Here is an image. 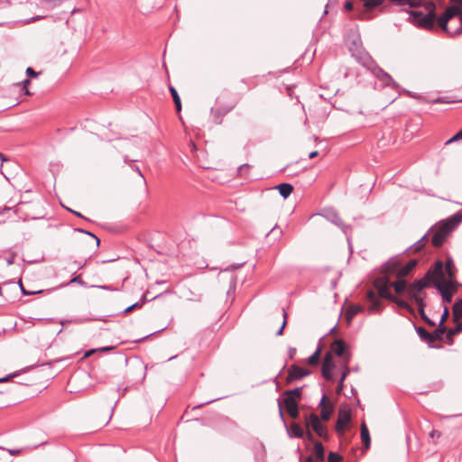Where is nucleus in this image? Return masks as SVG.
<instances>
[{
	"label": "nucleus",
	"mask_w": 462,
	"mask_h": 462,
	"mask_svg": "<svg viewBox=\"0 0 462 462\" xmlns=\"http://www.w3.org/2000/svg\"><path fill=\"white\" fill-rule=\"evenodd\" d=\"M418 262L415 259L409 261L404 266H400L397 260L388 261L383 267V272L387 274L396 273L398 278L407 276L410 272L417 265Z\"/></svg>",
	"instance_id": "423d86ee"
},
{
	"label": "nucleus",
	"mask_w": 462,
	"mask_h": 462,
	"mask_svg": "<svg viewBox=\"0 0 462 462\" xmlns=\"http://www.w3.org/2000/svg\"><path fill=\"white\" fill-rule=\"evenodd\" d=\"M19 284H20L21 291H22L23 294H32L33 293V292H30V291H27L26 290H24V288L23 287L22 282H20Z\"/></svg>",
	"instance_id": "052dcab7"
},
{
	"label": "nucleus",
	"mask_w": 462,
	"mask_h": 462,
	"mask_svg": "<svg viewBox=\"0 0 462 462\" xmlns=\"http://www.w3.org/2000/svg\"><path fill=\"white\" fill-rule=\"evenodd\" d=\"M141 306H142V304H140L139 302H135V303L132 304L131 306L127 307L125 310V313H128V312L132 311L133 310H134L135 308H139Z\"/></svg>",
	"instance_id": "a18cd8bd"
},
{
	"label": "nucleus",
	"mask_w": 462,
	"mask_h": 462,
	"mask_svg": "<svg viewBox=\"0 0 462 462\" xmlns=\"http://www.w3.org/2000/svg\"><path fill=\"white\" fill-rule=\"evenodd\" d=\"M170 92L171 94V97H172V99H173V102H174V105H175V107L177 109V111H180L181 110V102H180V97L176 90V88L174 87H170Z\"/></svg>",
	"instance_id": "cd10ccee"
},
{
	"label": "nucleus",
	"mask_w": 462,
	"mask_h": 462,
	"mask_svg": "<svg viewBox=\"0 0 462 462\" xmlns=\"http://www.w3.org/2000/svg\"><path fill=\"white\" fill-rule=\"evenodd\" d=\"M306 437L308 440L314 441V436L310 430L307 431Z\"/></svg>",
	"instance_id": "13d9d810"
},
{
	"label": "nucleus",
	"mask_w": 462,
	"mask_h": 462,
	"mask_svg": "<svg viewBox=\"0 0 462 462\" xmlns=\"http://www.w3.org/2000/svg\"><path fill=\"white\" fill-rule=\"evenodd\" d=\"M462 222V212L458 211L445 220L440 221L430 232L432 233L431 244L435 247L441 246L447 237Z\"/></svg>",
	"instance_id": "20e7f679"
},
{
	"label": "nucleus",
	"mask_w": 462,
	"mask_h": 462,
	"mask_svg": "<svg viewBox=\"0 0 462 462\" xmlns=\"http://www.w3.org/2000/svg\"><path fill=\"white\" fill-rule=\"evenodd\" d=\"M113 348H114L113 346H104V347L98 348L97 350L91 349V350H89L88 352L86 353V356H90L92 353H94L96 351L105 352V351H109V350H111Z\"/></svg>",
	"instance_id": "79ce46f5"
},
{
	"label": "nucleus",
	"mask_w": 462,
	"mask_h": 462,
	"mask_svg": "<svg viewBox=\"0 0 462 462\" xmlns=\"http://www.w3.org/2000/svg\"><path fill=\"white\" fill-rule=\"evenodd\" d=\"M341 459H342V457L336 452H329L328 457V462H340Z\"/></svg>",
	"instance_id": "c9c22d12"
},
{
	"label": "nucleus",
	"mask_w": 462,
	"mask_h": 462,
	"mask_svg": "<svg viewBox=\"0 0 462 462\" xmlns=\"http://www.w3.org/2000/svg\"><path fill=\"white\" fill-rule=\"evenodd\" d=\"M283 404L287 411H290L291 410H293L296 407H298L297 401L293 399L291 396L285 397L283 399Z\"/></svg>",
	"instance_id": "c756f323"
},
{
	"label": "nucleus",
	"mask_w": 462,
	"mask_h": 462,
	"mask_svg": "<svg viewBox=\"0 0 462 462\" xmlns=\"http://www.w3.org/2000/svg\"><path fill=\"white\" fill-rule=\"evenodd\" d=\"M416 304L418 306V311L420 316V318L423 319L425 323H427L429 326L434 327L435 322L432 321L425 313L424 309L426 307V303L424 300V298L416 299Z\"/></svg>",
	"instance_id": "f3484780"
},
{
	"label": "nucleus",
	"mask_w": 462,
	"mask_h": 462,
	"mask_svg": "<svg viewBox=\"0 0 462 462\" xmlns=\"http://www.w3.org/2000/svg\"><path fill=\"white\" fill-rule=\"evenodd\" d=\"M361 439L365 448H369L371 444V439L368 428L365 422L361 424Z\"/></svg>",
	"instance_id": "aec40b11"
},
{
	"label": "nucleus",
	"mask_w": 462,
	"mask_h": 462,
	"mask_svg": "<svg viewBox=\"0 0 462 462\" xmlns=\"http://www.w3.org/2000/svg\"><path fill=\"white\" fill-rule=\"evenodd\" d=\"M8 452H9L11 455H15V454H18V453H19V450L8 449Z\"/></svg>",
	"instance_id": "69168bd1"
},
{
	"label": "nucleus",
	"mask_w": 462,
	"mask_h": 462,
	"mask_svg": "<svg viewBox=\"0 0 462 462\" xmlns=\"http://www.w3.org/2000/svg\"><path fill=\"white\" fill-rule=\"evenodd\" d=\"M457 137H460V139H462V129L457 132Z\"/></svg>",
	"instance_id": "774afa93"
},
{
	"label": "nucleus",
	"mask_w": 462,
	"mask_h": 462,
	"mask_svg": "<svg viewBox=\"0 0 462 462\" xmlns=\"http://www.w3.org/2000/svg\"><path fill=\"white\" fill-rule=\"evenodd\" d=\"M14 259H15V255H14V254L10 255V256L6 259V263H7L8 265H12V264H14Z\"/></svg>",
	"instance_id": "3c124183"
},
{
	"label": "nucleus",
	"mask_w": 462,
	"mask_h": 462,
	"mask_svg": "<svg viewBox=\"0 0 462 462\" xmlns=\"http://www.w3.org/2000/svg\"><path fill=\"white\" fill-rule=\"evenodd\" d=\"M348 374H349V368L347 366H346L345 371L342 373V375L340 377L341 381H344Z\"/></svg>",
	"instance_id": "864d4df0"
},
{
	"label": "nucleus",
	"mask_w": 462,
	"mask_h": 462,
	"mask_svg": "<svg viewBox=\"0 0 462 462\" xmlns=\"http://www.w3.org/2000/svg\"><path fill=\"white\" fill-rule=\"evenodd\" d=\"M75 231L77 232H80V233H85L88 236H90L93 239H95L96 241V245L98 246L99 245V243H100V240L98 239V237H97L94 234H92L91 232H88V231H86L82 228H76Z\"/></svg>",
	"instance_id": "58836bf2"
},
{
	"label": "nucleus",
	"mask_w": 462,
	"mask_h": 462,
	"mask_svg": "<svg viewBox=\"0 0 462 462\" xmlns=\"http://www.w3.org/2000/svg\"><path fill=\"white\" fill-rule=\"evenodd\" d=\"M310 374V370L303 369V368L298 366L297 365H291V367L289 368V371H288L287 382L290 383L294 380L301 379L304 376L309 375Z\"/></svg>",
	"instance_id": "4468645a"
},
{
	"label": "nucleus",
	"mask_w": 462,
	"mask_h": 462,
	"mask_svg": "<svg viewBox=\"0 0 462 462\" xmlns=\"http://www.w3.org/2000/svg\"><path fill=\"white\" fill-rule=\"evenodd\" d=\"M373 74L382 81L385 86H393V88H397L398 85L394 82L391 75L385 72L383 69L378 67L377 65L372 70Z\"/></svg>",
	"instance_id": "ddd939ff"
},
{
	"label": "nucleus",
	"mask_w": 462,
	"mask_h": 462,
	"mask_svg": "<svg viewBox=\"0 0 462 462\" xmlns=\"http://www.w3.org/2000/svg\"><path fill=\"white\" fill-rule=\"evenodd\" d=\"M287 412L291 418L296 419L299 416V407H296L295 409Z\"/></svg>",
	"instance_id": "c03bdc74"
},
{
	"label": "nucleus",
	"mask_w": 462,
	"mask_h": 462,
	"mask_svg": "<svg viewBox=\"0 0 462 462\" xmlns=\"http://www.w3.org/2000/svg\"><path fill=\"white\" fill-rule=\"evenodd\" d=\"M324 405H331L330 402H327V395L324 393L319 402V406L322 408Z\"/></svg>",
	"instance_id": "09e8293b"
},
{
	"label": "nucleus",
	"mask_w": 462,
	"mask_h": 462,
	"mask_svg": "<svg viewBox=\"0 0 462 462\" xmlns=\"http://www.w3.org/2000/svg\"><path fill=\"white\" fill-rule=\"evenodd\" d=\"M344 387V381H341V379L338 382L337 387V393H340Z\"/></svg>",
	"instance_id": "603ef678"
},
{
	"label": "nucleus",
	"mask_w": 462,
	"mask_h": 462,
	"mask_svg": "<svg viewBox=\"0 0 462 462\" xmlns=\"http://www.w3.org/2000/svg\"><path fill=\"white\" fill-rule=\"evenodd\" d=\"M448 316H449L448 309L445 306L443 313H442V316H441V319H440V321H439V324L444 325V322L447 320Z\"/></svg>",
	"instance_id": "a19ab883"
},
{
	"label": "nucleus",
	"mask_w": 462,
	"mask_h": 462,
	"mask_svg": "<svg viewBox=\"0 0 462 462\" xmlns=\"http://www.w3.org/2000/svg\"><path fill=\"white\" fill-rule=\"evenodd\" d=\"M331 350L337 356L343 358L346 365L350 359V355L347 352V346L343 339H337L331 345Z\"/></svg>",
	"instance_id": "9d476101"
},
{
	"label": "nucleus",
	"mask_w": 462,
	"mask_h": 462,
	"mask_svg": "<svg viewBox=\"0 0 462 462\" xmlns=\"http://www.w3.org/2000/svg\"><path fill=\"white\" fill-rule=\"evenodd\" d=\"M414 9L408 11L409 19L417 26L430 30L436 22V5L432 0H415Z\"/></svg>",
	"instance_id": "f257e3e1"
},
{
	"label": "nucleus",
	"mask_w": 462,
	"mask_h": 462,
	"mask_svg": "<svg viewBox=\"0 0 462 462\" xmlns=\"http://www.w3.org/2000/svg\"><path fill=\"white\" fill-rule=\"evenodd\" d=\"M350 51L352 55L356 58V60L364 67L367 68L370 70H373L376 64L373 60L372 57L365 51L356 50L354 51L353 48L350 47Z\"/></svg>",
	"instance_id": "1a4fd4ad"
},
{
	"label": "nucleus",
	"mask_w": 462,
	"mask_h": 462,
	"mask_svg": "<svg viewBox=\"0 0 462 462\" xmlns=\"http://www.w3.org/2000/svg\"><path fill=\"white\" fill-rule=\"evenodd\" d=\"M363 310H364L363 307L358 304L349 306V308L346 311V314L347 320L350 321L356 314L363 311Z\"/></svg>",
	"instance_id": "5701e85b"
},
{
	"label": "nucleus",
	"mask_w": 462,
	"mask_h": 462,
	"mask_svg": "<svg viewBox=\"0 0 462 462\" xmlns=\"http://www.w3.org/2000/svg\"><path fill=\"white\" fill-rule=\"evenodd\" d=\"M366 300L370 303L369 312H377L382 309V302L374 291H368Z\"/></svg>",
	"instance_id": "dca6fc26"
},
{
	"label": "nucleus",
	"mask_w": 462,
	"mask_h": 462,
	"mask_svg": "<svg viewBox=\"0 0 462 462\" xmlns=\"http://www.w3.org/2000/svg\"><path fill=\"white\" fill-rule=\"evenodd\" d=\"M453 316L455 321L459 320L462 318V300H458L453 306Z\"/></svg>",
	"instance_id": "bb28decb"
},
{
	"label": "nucleus",
	"mask_w": 462,
	"mask_h": 462,
	"mask_svg": "<svg viewBox=\"0 0 462 462\" xmlns=\"http://www.w3.org/2000/svg\"><path fill=\"white\" fill-rule=\"evenodd\" d=\"M456 282L444 281L443 278H439L435 281L434 288H436L441 294L442 300L445 303L452 301V295L454 293Z\"/></svg>",
	"instance_id": "0eeeda50"
},
{
	"label": "nucleus",
	"mask_w": 462,
	"mask_h": 462,
	"mask_svg": "<svg viewBox=\"0 0 462 462\" xmlns=\"http://www.w3.org/2000/svg\"><path fill=\"white\" fill-rule=\"evenodd\" d=\"M13 5V0H0V7L5 8Z\"/></svg>",
	"instance_id": "37998d69"
},
{
	"label": "nucleus",
	"mask_w": 462,
	"mask_h": 462,
	"mask_svg": "<svg viewBox=\"0 0 462 462\" xmlns=\"http://www.w3.org/2000/svg\"><path fill=\"white\" fill-rule=\"evenodd\" d=\"M345 9L351 11L354 10V5L351 2H346L345 4Z\"/></svg>",
	"instance_id": "6e6d98bb"
},
{
	"label": "nucleus",
	"mask_w": 462,
	"mask_h": 462,
	"mask_svg": "<svg viewBox=\"0 0 462 462\" xmlns=\"http://www.w3.org/2000/svg\"><path fill=\"white\" fill-rule=\"evenodd\" d=\"M278 405H279V411H280V417L282 418V420H284V415H283V412H282V403L281 402H278Z\"/></svg>",
	"instance_id": "680f3d73"
},
{
	"label": "nucleus",
	"mask_w": 462,
	"mask_h": 462,
	"mask_svg": "<svg viewBox=\"0 0 462 462\" xmlns=\"http://www.w3.org/2000/svg\"><path fill=\"white\" fill-rule=\"evenodd\" d=\"M335 367L334 362H333V356L331 352H328L325 354L323 364H322V376L328 380L332 381L333 380V374L332 370Z\"/></svg>",
	"instance_id": "f8f14e48"
},
{
	"label": "nucleus",
	"mask_w": 462,
	"mask_h": 462,
	"mask_svg": "<svg viewBox=\"0 0 462 462\" xmlns=\"http://www.w3.org/2000/svg\"><path fill=\"white\" fill-rule=\"evenodd\" d=\"M328 218L336 226L342 227L344 232H346V230L344 229L345 226H344L343 220L341 219V217H339V215L337 212H335V211L328 212Z\"/></svg>",
	"instance_id": "b1692460"
},
{
	"label": "nucleus",
	"mask_w": 462,
	"mask_h": 462,
	"mask_svg": "<svg viewBox=\"0 0 462 462\" xmlns=\"http://www.w3.org/2000/svg\"><path fill=\"white\" fill-rule=\"evenodd\" d=\"M69 283H79L80 285H84L85 284V282L81 280V278L79 276L73 277L69 281Z\"/></svg>",
	"instance_id": "de8ad7c7"
},
{
	"label": "nucleus",
	"mask_w": 462,
	"mask_h": 462,
	"mask_svg": "<svg viewBox=\"0 0 462 462\" xmlns=\"http://www.w3.org/2000/svg\"><path fill=\"white\" fill-rule=\"evenodd\" d=\"M320 352L321 346H319L316 351L310 356H309L307 360L310 365H317L319 364Z\"/></svg>",
	"instance_id": "c85d7f7f"
},
{
	"label": "nucleus",
	"mask_w": 462,
	"mask_h": 462,
	"mask_svg": "<svg viewBox=\"0 0 462 462\" xmlns=\"http://www.w3.org/2000/svg\"><path fill=\"white\" fill-rule=\"evenodd\" d=\"M457 140H461V139H460V137H457V133L454 136H452L449 140H448L446 142V144H448V143H450L452 142H456Z\"/></svg>",
	"instance_id": "5fc2aeb1"
},
{
	"label": "nucleus",
	"mask_w": 462,
	"mask_h": 462,
	"mask_svg": "<svg viewBox=\"0 0 462 462\" xmlns=\"http://www.w3.org/2000/svg\"><path fill=\"white\" fill-rule=\"evenodd\" d=\"M385 0H360L362 5L361 7L364 10H360L358 14V17L360 19H368L369 12L374 9L375 7L384 8L383 3ZM390 3L399 5V6H408L411 10L416 6L417 2L415 0H388Z\"/></svg>",
	"instance_id": "39448f33"
},
{
	"label": "nucleus",
	"mask_w": 462,
	"mask_h": 462,
	"mask_svg": "<svg viewBox=\"0 0 462 462\" xmlns=\"http://www.w3.org/2000/svg\"><path fill=\"white\" fill-rule=\"evenodd\" d=\"M277 189L280 195L284 199L288 198L293 190V187L289 183H282L277 186Z\"/></svg>",
	"instance_id": "4be33fe9"
},
{
	"label": "nucleus",
	"mask_w": 462,
	"mask_h": 462,
	"mask_svg": "<svg viewBox=\"0 0 462 462\" xmlns=\"http://www.w3.org/2000/svg\"><path fill=\"white\" fill-rule=\"evenodd\" d=\"M26 74L27 76L29 77H36L37 76V73L34 71V69L31 67L27 68L26 69Z\"/></svg>",
	"instance_id": "8fccbe9b"
},
{
	"label": "nucleus",
	"mask_w": 462,
	"mask_h": 462,
	"mask_svg": "<svg viewBox=\"0 0 462 462\" xmlns=\"http://www.w3.org/2000/svg\"><path fill=\"white\" fill-rule=\"evenodd\" d=\"M439 278H443V263L437 261L434 265L425 273L422 279L415 281L408 286L407 295L410 299L416 302V299L424 298L425 294L421 295L420 292L423 289L427 288L430 282L435 284V281Z\"/></svg>",
	"instance_id": "7ed1b4c3"
},
{
	"label": "nucleus",
	"mask_w": 462,
	"mask_h": 462,
	"mask_svg": "<svg viewBox=\"0 0 462 462\" xmlns=\"http://www.w3.org/2000/svg\"><path fill=\"white\" fill-rule=\"evenodd\" d=\"M282 316H283V322H282V327L276 332L277 336L282 335L283 329H284V328L286 326V323H287V316H288V314H287V312H286V310L284 309L282 310Z\"/></svg>",
	"instance_id": "e433bc0d"
},
{
	"label": "nucleus",
	"mask_w": 462,
	"mask_h": 462,
	"mask_svg": "<svg viewBox=\"0 0 462 462\" xmlns=\"http://www.w3.org/2000/svg\"><path fill=\"white\" fill-rule=\"evenodd\" d=\"M447 332V328L444 325L439 324L437 329L430 333V344L435 341H440L443 338V335Z\"/></svg>",
	"instance_id": "6ab92c4d"
},
{
	"label": "nucleus",
	"mask_w": 462,
	"mask_h": 462,
	"mask_svg": "<svg viewBox=\"0 0 462 462\" xmlns=\"http://www.w3.org/2000/svg\"><path fill=\"white\" fill-rule=\"evenodd\" d=\"M288 433L290 436H293L295 438H302L304 436V431L302 428L298 423H291L290 429L288 430Z\"/></svg>",
	"instance_id": "412c9836"
},
{
	"label": "nucleus",
	"mask_w": 462,
	"mask_h": 462,
	"mask_svg": "<svg viewBox=\"0 0 462 462\" xmlns=\"http://www.w3.org/2000/svg\"><path fill=\"white\" fill-rule=\"evenodd\" d=\"M457 1V5L448 7L441 16L436 18L439 26L451 36L462 33V0Z\"/></svg>",
	"instance_id": "f03ea898"
},
{
	"label": "nucleus",
	"mask_w": 462,
	"mask_h": 462,
	"mask_svg": "<svg viewBox=\"0 0 462 462\" xmlns=\"http://www.w3.org/2000/svg\"><path fill=\"white\" fill-rule=\"evenodd\" d=\"M296 348L295 347H292V346H290L289 349H288V356L290 359H293L295 355H296Z\"/></svg>",
	"instance_id": "49530a36"
},
{
	"label": "nucleus",
	"mask_w": 462,
	"mask_h": 462,
	"mask_svg": "<svg viewBox=\"0 0 462 462\" xmlns=\"http://www.w3.org/2000/svg\"><path fill=\"white\" fill-rule=\"evenodd\" d=\"M284 394H285V397L291 396L293 399H295L297 401V399L301 398V388L297 387L292 390H288L284 393Z\"/></svg>",
	"instance_id": "72a5a7b5"
},
{
	"label": "nucleus",
	"mask_w": 462,
	"mask_h": 462,
	"mask_svg": "<svg viewBox=\"0 0 462 462\" xmlns=\"http://www.w3.org/2000/svg\"><path fill=\"white\" fill-rule=\"evenodd\" d=\"M389 300L396 303L400 308L405 309L409 311H412V309L409 305V303L403 300L398 299L395 296L393 295V298H390Z\"/></svg>",
	"instance_id": "473e14b6"
},
{
	"label": "nucleus",
	"mask_w": 462,
	"mask_h": 462,
	"mask_svg": "<svg viewBox=\"0 0 462 462\" xmlns=\"http://www.w3.org/2000/svg\"><path fill=\"white\" fill-rule=\"evenodd\" d=\"M307 427L311 428L315 433L324 439H328V435L326 427L321 423L319 418L315 413H311L306 421Z\"/></svg>",
	"instance_id": "6e6552de"
},
{
	"label": "nucleus",
	"mask_w": 462,
	"mask_h": 462,
	"mask_svg": "<svg viewBox=\"0 0 462 462\" xmlns=\"http://www.w3.org/2000/svg\"><path fill=\"white\" fill-rule=\"evenodd\" d=\"M430 438H435V437L439 438V437H440V432L438 430H432L430 433Z\"/></svg>",
	"instance_id": "4d7b16f0"
},
{
	"label": "nucleus",
	"mask_w": 462,
	"mask_h": 462,
	"mask_svg": "<svg viewBox=\"0 0 462 462\" xmlns=\"http://www.w3.org/2000/svg\"><path fill=\"white\" fill-rule=\"evenodd\" d=\"M314 451L317 458L320 461H323L325 458V449L319 441L314 442Z\"/></svg>",
	"instance_id": "a878e982"
},
{
	"label": "nucleus",
	"mask_w": 462,
	"mask_h": 462,
	"mask_svg": "<svg viewBox=\"0 0 462 462\" xmlns=\"http://www.w3.org/2000/svg\"><path fill=\"white\" fill-rule=\"evenodd\" d=\"M430 232L429 231L427 234H425L420 240H421V243H425V241L428 239V236Z\"/></svg>",
	"instance_id": "0e129e2a"
},
{
	"label": "nucleus",
	"mask_w": 462,
	"mask_h": 462,
	"mask_svg": "<svg viewBox=\"0 0 462 462\" xmlns=\"http://www.w3.org/2000/svg\"><path fill=\"white\" fill-rule=\"evenodd\" d=\"M350 420V414L347 411H339L338 418L337 420L336 430L337 432H343L346 425Z\"/></svg>",
	"instance_id": "a211bd4d"
},
{
	"label": "nucleus",
	"mask_w": 462,
	"mask_h": 462,
	"mask_svg": "<svg viewBox=\"0 0 462 462\" xmlns=\"http://www.w3.org/2000/svg\"><path fill=\"white\" fill-rule=\"evenodd\" d=\"M42 3L50 8H54L62 3V0H42Z\"/></svg>",
	"instance_id": "f704fd0d"
},
{
	"label": "nucleus",
	"mask_w": 462,
	"mask_h": 462,
	"mask_svg": "<svg viewBox=\"0 0 462 462\" xmlns=\"http://www.w3.org/2000/svg\"><path fill=\"white\" fill-rule=\"evenodd\" d=\"M415 329L418 336L421 338V340L426 341L430 344V333L428 332L423 327H416Z\"/></svg>",
	"instance_id": "2f4dec72"
},
{
	"label": "nucleus",
	"mask_w": 462,
	"mask_h": 462,
	"mask_svg": "<svg viewBox=\"0 0 462 462\" xmlns=\"http://www.w3.org/2000/svg\"><path fill=\"white\" fill-rule=\"evenodd\" d=\"M456 277V267L452 258H448L445 265L443 264V279L444 281H455Z\"/></svg>",
	"instance_id": "2eb2a0df"
},
{
	"label": "nucleus",
	"mask_w": 462,
	"mask_h": 462,
	"mask_svg": "<svg viewBox=\"0 0 462 462\" xmlns=\"http://www.w3.org/2000/svg\"><path fill=\"white\" fill-rule=\"evenodd\" d=\"M374 287L378 291L379 297L389 300L393 298V294L390 291V281L388 277L376 279L374 282Z\"/></svg>",
	"instance_id": "9b49d317"
},
{
	"label": "nucleus",
	"mask_w": 462,
	"mask_h": 462,
	"mask_svg": "<svg viewBox=\"0 0 462 462\" xmlns=\"http://www.w3.org/2000/svg\"><path fill=\"white\" fill-rule=\"evenodd\" d=\"M399 280L396 281L395 282H393L391 283V286L393 287L394 291L397 292V293H402L403 291H407V282L402 280V278H398Z\"/></svg>",
	"instance_id": "393cba45"
},
{
	"label": "nucleus",
	"mask_w": 462,
	"mask_h": 462,
	"mask_svg": "<svg viewBox=\"0 0 462 462\" xmlns=\"http://www.w3.org/2000/svg\"><path fill=\"white\" fill-rule=\"evenodd\" d=\"M333 411L332 405H324L320 411V417L323 420H328Z\"/></svg>",
	"instance_id": "7c9ffc66"
},
{
	"label": "nucleus",
	"mask_w": 462,
	"mask_h": 462,
	"mask_svg": "<svg viewBox=\"0 0 462 462\" xmlns=\"http://www.w3.org/2000/svg\"><path fill=\"white\" fill-rule=\"evenodd\" d=\"M425 245V243H421V240H418L414 245H411V248L414 252L420 251Z\"/></svg>",
	"instance_id": "ea45409f"
},
{
	"label": "nucleus",
	"mask_w": 462,
	"mask_h": 462,
	"mask_svg": "<svg viewBox=\"0 0 462 462\" xmlns=\"http://www.w3.org/2000/svg\"><path fill=\"white\" fill-rule=\"evenodd\" d=\"M318 155V151H313L309 154L310 159H313Z\"/></svg>",
	"instance_id": "e2e57ef3"
},
{
	"label": "nucleus",
	"mask_w": 462,
	"mask_h": 462,
	"mask_svg": "<svg viewBox=\"0 0 462 462\" xmlns=\"http://www.w3.org/2000/svg\"><path fill=\"white\" fill-rule=\"evenodd\" d=\"M76 377H77V374L71 376L70 379L69 380V383H72L76 380Z\"/></svg>",
	"instance_id": "338daca9"
},
{
	"label": "nucleus",
	"mask_w": 462,
	"mask_h": 462,
	"mask_svg": "<svg viewBox=\"0 0 462 462\" xmlns=\"http://www.w3.org/2000/svg\"><path fill=\"white\" fill-rule=\"evenodd\" d=\"M6 161H7V158L3 153L0 152V169L3 166V162H6Z\"/></svg>",
	"instance_id": "bf43d9fd"
},
{
	"label": "nucleus",
	"mask_w": 462,
	"mask_h": 462,
	"mask_svg": "<svg viewBox=\"0 0 462 462\" xmlns=\"http://www.w3.org/2000/svg\"><path fill=\"white\" fill-rule=\"evenodd\" d=\"M462 331V324L457 325L454 329L447 331L448 338H451L456 333Z\"/></svg>",
	"instance_id": "4c0bfd02"
}]
</instances>
